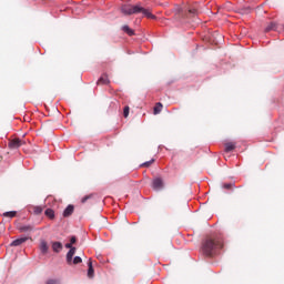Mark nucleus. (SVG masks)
Returning <instances> with one entry per match:
<instances>
[{
	"mask_svg": "<svg viewBox=\"0 0 284 284\" xmlns=\"http://www.w3.org/2000/svg\"><path fill=\"white\" fill-rule=\"evenodd\" d=\"M219 250H223V240L219 236H207L202 242V254L204 256H214Z\"/></svg>",
	"mask_w": 284,
	"mask_h": 284,
	"instance_id": "f257e3e1",
	"label": "nucleus"
},
{
	"mask_svg": "<svg viewBox=\"0 0 284 284\" xmlns=\"http://www.w3.org/2000/svg\"><path fill=\"white\" fill-rule=\"evenodd\" d=\"M121 12L122 14L125 16H132V14H140L143 13L144 17H146V19H156V16L152 14V12H150V10L141 7V4H122L121 6Z\"/></svg>",
	"mask_w": 284,
	"mask_h": 284,
	"instance_id": "f03ea898",
	"label": "nucleus"
},
{
	"mask_svg": "<svg viewBox=\"0 0 284 284\" xmlns=\"http://www.w3.org/2000/svg\"><path fill=\"white\" fill-rule=\"evenodd\" d=\"M21 145H26V141H23L19 138H14L12 140H9L8 148H9V150H19V148H21Z\"/></svg>",
	"mask_w": 284,
	"mask_h": 284,
	"instance_id": "7ed1b4c3",
	"label": "nucleus"
},
{
	"mask_svg": "<svg viewBox=\"0 0 284 284\" xmlns=\"http://www.w3.org/2000/svg\"><path fill=\"white\" fill-rule=\"evenodd\" d=\"M153 190H163V180L161 178H155L152 182Z\"/></svg>",
	"mask_w": 284,
	"mask_h": 284,
	"instance_id": "20e7f679",
	"label": "nucleus"
},
{
	"mask_svg": "<svg viewBox=\"0 0 284 284\" xmlns=\"http://www.w3.org/2000/svg\"><path fill=\"white\" fill-rule=\"evenodd\" d=\"M74 254H77V247H71L69 252L67 253V263L68 265H72V258L74 257Z\"/></svg>",
	"mask_w": 284,
	"mask_h": 284,
	"instance_id": "39448f33",
	"label": "nucleus"
},
{
	"mask_svg": "<svg viewBox=\"0 0 284 284\" xmlns=\"http://www.w3.org/2000/svg\"><path fill=\"white\" fill-rule=\"evenodd\" d=\"M73 213H74V205L69 204L63 212V216L67 219L68 216H72Z\"/></svg>",
	"mask_w": 284,
	"mask_h": 284,
	"instance_id": "423d86ee",
	"label": "nucleus"
},
{
	"mask_svg": "<svg viewBox=\"0 0 284 284\" xmlns=\"http://www.w3.org/2000/svg\"><path fill=\"white\" fill-rule=\"evenodd\" d=\"M28 241V237H20L11 242V247H19V245H23Z\"/></svg>",
	"mask_w": 284,
	"mask_h": 284,
	"instance_id": "0eeeda50",
	"label": "nucleus"
},
{
	"mask_svg": "<svg viewBox=\"0 0 284 284\" xmlns=\"http://www.w3.org/2000/svg\"><path fill=\"white\" fill-rule=\"evenodd\" d=\"M110 79L108 78V74H103L97 82L98 85H109Z\"/></svg>",
	"mask_w": 284,
	"mask_h": 284,
	"instance_id": "6e6552de",
	"label": "nucleus"
},
{
	"mask_svg": "<svg viewBox=\"0 0 284 284\" xmlns=\"http://www.w3.org/2000/svg\"><path fill=\"white\" fill-rule=\"evenodd\" d=\"M52 250H53V252L59 254V252H61L63 250V244H61V242H53Z\"/></svg>",
	"mask_w": 284,
	"mask_h": 284,
	"instance_id": "1a4fd4ad",
	"label": "nucleus"
},
{
	"mask_svg": "<svg viewBox=\"0 0 284 284\" xmlns=\"http://www.w3.org/2000/svg\"><path fill=\"white\" fill-rule=\"evenodd\" d=\"M278 30V24L276 22H271L264 30V32H272Z\"/></svg>",
	"mask_w": 284,
	"mask_h": 284,
	"instance_id": "9d476101",
	"label": "nucleus"
},
{
	"mask_svg": "<svg viewBox=\"0 0 284 284\" xmlns=\"http://www.w3.org/2000/svg\"><path fill=\"white\" fill-rule=\"evenodd\" d=\"M88 277L89 278H94V267L92 266V260H89L88 262Z\"/></svg>",
	"mask_w": 284,
	"mask_h": 284,
	"instance_id": "9b49d317",
	"label": "nucleus"
},
{
	"mask_svg": "<svg viewBox=\"0 0 284 284\" xmlns=\"http://www.w3.org/2000/svg\"><path fill=\"white\" fill-rule=\"evenodd\" d=\"M224 146H225V152H233V150H236V143L234 142H226Z\"/></svg>",
	"mask_w": 284,
	"mask_h": 284,
	"instance_id": "f8f14e48",
	"label": "nucleus"
},
{
	"mask_svg": "<svg viewBox=\"0 0 284 284\" xmlns=\"http://www.w3.org/2000/svg\"><path fill=\"white\" fill-rule=\"evenodd\" d=\"M48 250H50V247L48 246V242H45L44 240H42L40 242V251L45 254L48 252Z\"/></svg>",
	"mask_w": 284,
	"mask_h": 284,
	"instance_id": "ddd939ff",
	"label": "nucleus"
},
{
	"mask_svg": "<svg viewBox=\"0 0 284 284\" xmlns=\"http://www.w3.org/2000/svg\"><path fill=\"white\" fill-rule=\"evenodd\" d=\"M19 232H32L34 226L32 225H22L18 227Z\"/></svg>",
	"mask_w": 284,
	"mask_h": 284,
	"instance_id": "4468645a",
	"label": "nucleus"
},
{
	"mask_svg": "<svg viewBox=\"0 0 284 284\" xmlns=\"http://www.w3.org/2000/svg\"><path fill=\"white\" fill-rule=\"evenodd\" d=\"M123 32H125L129 37H134V30H132L128 24L122 27Z\"/></svg>",
	"mask_w": 284,
	"mask_h": 284,
	"instance_id": "2eb2a0df",
	"label": "nucleus"
},
{
	"mask_svg": "<svg viewBox=\"0 0 284 284\" xmlns=\"http://www.w3.org/2000/svg\"><path fill=\"white\" fill-rule=\"evenodd\" d=\"M2 216H6L7 219H14V216H17V212L16 211L4 212Z\"/></svg>",
	"mask_w": 284,
	"mask_h": 284,
	"instance_id": "dca6fc26",
	"label": "nucleus"
},
{
	"mask_svg": "<svg viewBox=\"0 0 284 284\" xmlns=\"http://www.w3.org/2000/svg\"><path fill=\"white\" fill-rule=\"evenodd\" d=\"M161 110H163V104L158 102L154 106V114H160Z\"/></svg>",
	"mask_w": 284,
	"mask_h": 284,
	"instance_id": "f3484780",
	"label": "nucleus"
},
{
	"mask_svg": "<svg viewBox=\"0 0 284 284\" xmlns=\"http://www.w3.org/2000/svg\"><path fill=\"white\" fill-rule=\"evenodd\" d=\"M31 210L33 212V214H41L43 212V207L42 206H31Z\"/></svg>",
	"mask_w": 284,
	"mask_h": 284,
	"instance_id": "a211bd4d",
	"label": "nucleus"
},
{
	"mask_svg": "<svg viewBox=\"0 0 284 284\" xmlns=\"http://www.w3.org/2000/svg\"><path fill=\"white\" fill-rule=\"evenodd\" d=\"M45 216H48V219H54V210L52 209H47L44 212Z\"/></svg>",
	"mask_w": 284,
	"mask_h": 284,
	"instance_id": "6ab92c4d",
	"label": "nucleus"
},
{
	"mask_svg": "<svg viewBox=\"0 0 284 284\" xmlns=\"http://www.w3.org/2000/svg\"><path fill=\"white\" fill-rule=\"evenodd\" d=\"M123 116L124 119H128V116H130V106H124Z\"/></svg>",
	"mask_w": 284,
	"mask_h": 284,
	"instance_id": "aec40b11",
	"label": "nucleus"
},
{
	"mask_svg": "<svg viewBox=\"0 0 284 284\" xmlns=\"http://www.w3.org/2000/svg\"><path fill=\"white\" fill-rule=\"evenodd\" d=\"M73 265H79V263H83V260L81 258V257H79V256H75L74 258H73Z\"/></svg>",
	"mask_w": 284,
	"mask_h": 284,
	"instance_id": "412c9836",
	"label": "nucleus"
},
{
	"mask_svg": "<svg viewBox=\"0 0 284 284\" xmlns=\"http://www.w3.org/2000/svg\"><path fill=\"white\" fill-rule=\"evenodd\" d=\"M152 163H154V159H152L151 161H146L144 162L141 168H150V165H152Z\"/></svg>",
	"mask_w": 284,
	"mask_h": 284,
	"instance_id": "4be33fe9",
	"label": "nucleus"
},
{
	"mask_svg": "<svg viewBox=\"0 0 284 284\" xmlns=\"http://www.w3.org/2000/svg\"><path fill=\"white\" fill-rule=\"evenodd\" d=\"M45 284H59L58 280H48Z\"/></svg>",
	"mask_w": 284,
	"mask_h": 284,
	"instance_id": "5701e85b",
	"label": "nucleus"
},
{
	"mask_svg": "<svg viewBox=\"0 0 284 284\" xmlns=\"http://www.w3.org/2000/svg\"><path fill=\"white\" fill-rule=\"evenodd\" d=\"M89 199H91V195H85L82 197L81 203H85Z\"/></svg>",
	"mask_w": 284,
	"mask_h": 284,
	"instance_id": "b1692460",
	"label": "nucleus"
},
{
	"mask_svg": "<svg viewBox=\"0 0 284 284\" xmlns=\"http://www.w3.org/2000/svg\"><path fill=\"white\" fill-rule=\"evenodd\" d=\"M231 187H232V184L230 183L223 184L224 190H230Z\"/></svg>",
	"mask_w": 284,
	"mask_h": 284,
	"instance_id": "393cba45",
	"label": "nucleus"
},
{
	"mask_svg": "<svg viewBox=\"0 0 284 284\" xmlns=\"http://www.w3.org/2000/svg\"><path fill=\"white\" fill-rule=\"evenodd\" d=\"M74 243H77V236H72L70 240L71 245H74Z\"/></svg>",
	"mask_w": 284,
	"mask_h": 284,
	"instance_id": "a878e982",
	"label": "nucleus"
},
{
	"mask_svg": "<svg viewBox=\"0 0 284 284\" xmlns=\"http://www.w3.org/2000/svg\"><path fill=\"white\" fill-rule=\"evenodd\" d=\"M189 12H190V14H197L196 9H190Z\"/></svg>",
	"mask_w": 284,
	"mask_h": 284,
	"instance_id": "bb28decb",
	"label": "nucleus"
},
{
	"mask_svg": "<svg viewBox=\"0 0 284 284\" xmlns=\"http://www.w3.org/2000/svg\"><path fill=\"white\" fill-rule=\"evenodd\" d=\"M65 247H67V250H72L73 246H72L71 243H67V244H65Z\"/></svg>",
	"mask_w": 284,
	"mask_h": 284,
	"instance_id": "cd10ccee",
	"label": "nucleus"
}]
</instances>
